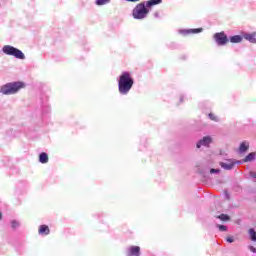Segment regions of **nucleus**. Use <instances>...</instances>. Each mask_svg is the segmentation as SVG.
Instances as JSON below:
<instances>
[{
	"label": "nucleus",
	"mask_w": 256,
	"mask_h": 256,
	"mask_svg": "<svg viewBox=\"0 0 256 256\" xmlns=\"http://www.w3.org/2000/svg\"><path fill=\"white\" fill-rule=\"evenodd\" d=\"M126 1H129L131 3H136V1H139V0H126Z\"/></svg>",
	"instance_id": "nucleus-26"
},
{
	"label": "nucleus",
	"mask_w": 256,
	"mask_h": 256,
	"mask_svg": "<svg viewBox=\"0 0 256 256\" xmlns=\"http://www.w3.org/2000/svg\"><path fill=\"white\" fill-rule=\"evenodd\" d=\"M255 160V152L249 153L245 158H244V163H249V161Z\"/></svg>",
	"instance_id": "nucleus-16"
},
{
	"label": "nucleus",
	"mask_w": 256,
	"mask_h": 256,
	"mask_svg": "<svg viewBox=\"0 0 256 256\" xmlns=\"http://www.w3.org/2000/svg\"><path fill=\"white\" fill-rule=\"evenodd\" d=\"M209 119H211V121H217V116H215V114H213V113H210Z\"/></svg>",
	"instance_id": "nucleus-20"
},
{
	"label": "nucleus",
	"mask_w": 256,
	"mask_h": 256,
	"mask_svg": "<svg viewBox=\"0 0 256 256\" xmlns=\"http://www.w3.org/2000/svg\"><path fill=\"white\" fill-rule=\"evenodd\" d=\"M133 83L134 81L133 77H131V74H129V72H123L118 81L119 93H121L122 95H127V93L131 91Z\"/></svg>",
	"instance_id": "nucleus-1"
},
{
	"label": "nucleus",
	"mask_w": 256,
	"mask_h": 256,
	"mask_svg": "<svg viewBox=\"0 0 256 256\" xmlns=\"http://www.w3.org/2000/svg\"><path fill=\"white\" fill-rule=\"evenodd\" d=\"M210 173H221V170L212 168V169L210 170Z\"/></svg>",
	"instance_id": "nucleus-23"
},
{
	"label": "nucleus",
	"mask_w": 256,
	"mask_h": 256,
	"mask_svg": "<svg viewBox=\"0 0 256 256\" xmlns=\"http://www.w3.org/2000/svg\"><path fill=\"white\" fill-rule=\"evenodd\" d=\"M19 225V223L15 220L12 221V229H17V226Z\"/></svg>",
	"instance_id": "nucleus-22"
},
{
	"label": "nucleus",
	"mask_w": 256,
	"mask_h": 256,
	"mask_svg": "<svg viewBox=\"0 0 256 256\" xmlns=\"http://www.w3.org/2000/svg\"><path fill=\"white\" fill-rule=\"evenodd\" d=\"M226 241L228 243H233V241H235V240L233 239V237H228V238H226Z\"/></svg>",
	"instance_id": "nucleus-24"
},
{
	"label": "nucleus",
	"mask_w": 256,
	"mask_h": 256,
	"mask_svg": "<svg viewBox=\"0 0 256 256\" xmlns=\"http://www.w3.org/2000/svg\"><path fill=\"white\" fill-rule=\"evenodd\" d=\"M203 31V28H196V29H190V30H181L180 33L182 35H191V33H201Z\"/></svg>",
	"instance_id": "nucleus-10"
},
{
	"label": "nucleus",
	"mask_w": 256,
	"mask_h": 256,
	"mask_svg": "<svg viewBox=\"0 0 256 256\" xmlns=\"http://www.w3.org/2000/svg\"><path fill=\"white\" fill-rule=\"evenodd\" d=\"M239 151H240V153H245V152L249 151V142H245V141L242 142L240 144Z\"/></svg>",
	"instance_id": "nucleus-13"
},
{
	"label": "nucleus",
	"mask_w": 256,
	"mask_h": 256,
	"mask_svg": "<svg viewBox=\"0 0 256 256\" xmlns=\"http://www.w3.org/2000/svg\"><path fill=\"white\" fill-rule=\"evenodd\" d=\"M3 219V214L0 212V221Z\"/></svg>",
	"instance_id": "nucleus-27"
},
{
	"label": "nucleus",
	"mask_w": 256,
	"mask_h": 256,
	"mask_svg": "<svg viewBox=\"0 0 256 256\" xmlns=\"http://www.w3.org/2000/svg\"><path fill=\"white\" fill-rule=\"evenodd\" d=\"M39 162L40 163H49V155L45 152H42L40 155H39Z\"/></svg>",
	"instance_id": "nucleus-12"
},
{
	"label": "nucleus",
	"mask_w": 256,
	"mask_h": 256,
	"mask_svg": "<svg viewBox=\"0 0 256 256\" xmlns=\"http://www.w3.org/2000/svg\"><path fill=\"white\" fill-rule=\"evenodd\" d=\"M220 167H222V169H226L227 171H231V169L235 167V162L233 160H227V163L220 162Z\"/></svg>",
	"instance_id": "nucleus-7"
},
{
	"label": "nucleus",
	"mask_w": 256,
	"mask_h": 256,
	"mask_svg": "<svg viewBox=\"0 0 256 256\" xmlns=\"http://www.w3.org/2000/svg\"><path fill=\"white\" fill-rule=\"evenodd\" d=\"M141 253V248L139 246H131L129 248L128 256H139Z\"/></svg>",
	"instance_id": "nucleus-8"
},
{
	"label": "nucleus",
	"mask_w": 256,
	"mask_h": 256,
	"mask_svg": "<svg viewBox=\"0 0 256 256\" xmlns=\"http://www.w3.org/2000/svg\"><path fill=\"white\" fill-rule=\"evenodd\" d=\"M39 235H49L51 233V230L49 229L48 225H40L38 228Z\"/></svg>",
	"instance_id": "nucleus-9"
},
{
	"label": "nucleus",
	"mask_w": 256,
	"mask_h": 256,
	"mask_svg": "<svg viewBox=\"0 0 256 256\" xmlns=\"http://www.w3.org/2000/svg\"><path fill=\"white\" fill-rule=\"evenodd\" d=\"M243 41V37L240 35H235L230 37V43H241Z\"/></svg>",
	"instance_id": "nucleus-15"
},
{
	"label": "nucleus",
	"mask_w": 256,
	"mask_h": 256,
	"mask_svg": "<svg viewBox=\"0 0 256 256\" xmlns=\"http://www.w3.org/2000/svg\"><path fill=\"white\" fill-rule=\"evenodd\" d=\"M214 39L217 45H220V46L227 45V42L229 41V38L227 37L225 32H219L214 34Z\"/></svg>",
	"instance_id": "nucleus-5"
},
{
	"label": "nucleus",
	"mask_w": 256,
	"mask_h": 256,
	"mask_svg": "<svg viewBox=\"0 0 256 256\" xmlns=\"http://www.w3.org/2000/svg\"><path fill=\"white\" fill-rule=\"evenodd\" d=\"M244 39H246V41H249L250 43H256V32L252 34H245Z\"/></svg>",
	"instance_id": "nucleus-11"
},
{
	"label": "nucleus",
	"mask_w": 256,
	"mask_h": 256,
	"mask_svg": "<svg viewBox=\"0 0 256 256\" xmlns=\"http://www.w3.org/2000/svg\"><path fill=\"white\" fill-rule=\"evenodd\" d=\"M160 3H163V0H148L146 2V7H153L155 5H160Z\"/></svg>",
	"instance_id": "nucleus-14"
},
{
	"label": "nucleus",
	"mask_w": 256,
	"mask_h": 256,
	"mask_svg": "<svg viewBox=\"0 0 256 256\" xmlns=\"http://www.w3.org/2000/svg\"><path fill=\"white\" fill-rule=\"evenodd\" d=\"M220 221H229L231 218L227 214H221L217 217Z\"/></svg>",
	"instance_id": "nucleus-19"
},
{
	"label": "nucleus",
	"mask_w": 256,
	"mask_h": 256,
	"mask_svg": "<svg viewBox=\"0 0 256 256\" xmlns=\"http://www.w3.org/2000/svg\"><path fill=\"white\" fill-rule=\"evenodd\" d=\"M249 250L252 252V253H256V248L254 246H249Z\"/></svg>",
	"instance_id": "nucleus-25"
},
{
	"label": "nucleus",
	"mask_w": 256,
	"mask_h": 256,
	"mask_svg": "<svg viewBox=\"0 0 256 256\" xmlns=\"http://www.w3.org/2000/svg\"><path fill=\"white\" fill-rule=\"evenodd\" d=\"M248 234H249V237H250L251 241L256 242V232H255V229L250 228L248 230Z\"/></svg>",
	"instance_id": "nucleus-17"
},
{
	"label": "nucleus",
	"mask_w": 256,
	"mask_h": 256,
	"mask_svg": "<svg viewBox=\"0 0 256 256\" xmlns=\"http://www.w3.org/2000/svg\"><path fill=\"white\" fill-rule=\"evenodd\" d=\"M219 231H227V226L225 225H218Z\"/></svg>",
	"instance_id": "nucleus-21"
},
{
	"label": "nucleus",
	"mask_w": 256,
	"mask_h": 256,
	"mask_svg": "<svg viewBox=\"0 0 256 256\" xmlns=\"http://www.w3.org/2000/svg\"><path fill=\"white\" fill-rule=\"evenodd\" d=\"M21 89H25V84L23 82H11L3 85L0 88V93L3 95H15Z\"/></svg>",
	"instance_id": "nucleus-2"
},
{
	"label": "nucleus",
	"mask_w": 256,
	"mask_h": 256,
	"mask_svg": "<svg viewBox=\"0 0 256 256\" xmlns=\"http://www.w3.org/2000/svg\"><path fill=\"white\" fill-rule=\"evenodd\" d=\"M213 140L211 139V136H205L203 139H201L197 144H196V147L197 149H200L201 146L203 147H209L210 143L212 142Z\"/></svg>",
	"instance_id": "nucleus-6"
},
{
	"label": "nucleus",
	"mask_w": 256,
	"mask_h": 256,
	"mask_svg": "<svg viewBox=\"0 0 256 256\" xmlns=\"http://www.w3.org/2000/svg\"><path fill=\"white\" fill-rule=\"evenodd\" d=\"M149 15V7L145 6V2L139 3L132 11L134 19H145Z\"/></svg>",
	"instance_id": "nucleus-3"
},
{
	"label": "nucleus",
	"mask_w": 256,
	"mask_h": 256,
	"mask_svg": "<svg viewBox=\"0 0 256 256\" xmlns=\"http://www.w3.org/2000/svg\"><path fill=\"white\" fill-rule=\"evenodd\" d=\"M95 3L98 6L107 5V3H111V0H96Z\"/></svg>",
	"instance_id": "nucleus-18"
},
{
	"label": "nucleus",
	"mask_w": 256,
	"mask_h": 256,
	"mask_svg": "<svg viewBox=\"0 0 256 256\" xmlns=\"http://www.w3.org/2000/svg\"><path fill=\"white\" fill-rule=\"evenodd\" d=\"M2 51H3V53H5V55H11L12 57H15L16 59H25V54L21 50L13 47L11 45H5L2 48Z\"/></svg>",
	"instance_id": "nucleus-4"
}]
</instances>
